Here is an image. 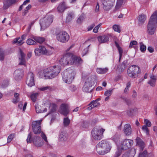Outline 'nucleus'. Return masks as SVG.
<instances>
[{"mask_svg": "<svg viewBox=\"0 0 157 157\" xmlns=\"http://www.w3.org/2000/svg\"><path fill=\"white\" fill-rule=\"evenodd\" d=\"M133 143V141L132 140L125 139L121 142V147L122 150H126L130 147Z\"/></svg>", "mask_w": 157, "mask_h": 157, "instance_id": "obj_10", "label": "nucleus"}, {"mask_svg": "<svg viewBox=\"0 0 157 157\" xmlns=\"http://www.w3.org/2000/svg\"><path fill=\"white\" fill-rule=\"evenodd\" d=\"M123 131L125 135L127 136L130 135L132 133V130L130 125L129 124H125L124 127Z\"/></svg>", "mask_w": 157, "mask_h": 157, "instance_id": "obj_18", "label": "nucleus"}, {"mask_svg": "<svg viewBox=\"0 0 157 157\" xmlns=\"http://www.w3.org/2000/svg\"><path fill=\"white\" fill-rule=\"evenodd\" d=\"M53 21L52 16H46L40 20L41 30H44L49 26Z\"/></svg>", "mask_w": 157, "mask_h": 157, "instance_id": "obj_6", "label": "nucleus"}, {"mask_svg": "<svg viewBox=\"0 0 157 157\" xmlns=\"http://www.w3.org/2000/svg\"><path fill=\"white\" fill-rule=\"evenodd\" d=\"M4 53L3 50L0 48V60L3 61L4 59Z\"/></svg>", "mask_w": 157, "mask_h": 157, "instance_id": "obj_48", "label": "nucleus"}, {"mask_svg": "<svg viewBox=\"0 0 157 157\" xmlns=\"http://www.w3.org/2000/svg\"><path fill=\"white\" fill-rule=\"evenodd\" d=\"M143 131L147 135H149V130L147 127V126L143 125L142 128Z\"/></svg>", "mask_w": 157, "mask_h": 157, "instance_id": "obj_40", "label": "nucleus"}, {"mask_svg": "<svg viewBox=\"0 0 157 157\" xmlns=\"http://www.w3.org/2000/svg\"><path fill=\"white\" fill-rule=\"evenodd\" d=\"M67 8V7L65 2H63L60 3L58 6L57 8L58 11L59 12L62 13Z\"/></svg>", "mask_w": 157, "mask_h": 157, "instance_id": "obj_26", "label": "nucleus"}, {"mask_svg": "<svg viewBox=\"0 0 157 157\" xmlns=\"http://www.w3.org/2000/svg\"><path fill=\"white\" fill-rule=\"evenodd\" d=\"M97 39L100 44L105 43L109 40V37L106 35L99 36Z\"/></svg>", "mask_w": 157, "mask_h": 157, "instance_id": "obj_22", "label": "nucleus"}, {"mask_svg": "<svg viewBox=\"0 0 157 157\" xmlns=\"http://www.w3.org/2000/svg\"><path fill=\"white\" fill-rule=\"evenodd\" d=\"M121 154V152L119 150H117L115 153L114 157H119Z\"/></svg>", "mask_w": 157, "mask_h": 157, "instance_id": "obj_63", "label": "nucleus"}, {"mask_svg": "<svg viewBox=\"0 0 157 157\" xmlns=\"http://www.w3.org/2000/svg\"><path fill=\"white\" fill-rule=\"evenodd\" d=\"M60 70L61 67L58 65L50 67L46 69L40 71L39 73V76L41 78L46 77L52 79L58 75Z\"/></svg>", "mask_w": 157, "mask_h": 157, "instance_id": "obj_1", "label": "nucleus"}, {"mask_svg": "<svg viewBox=\"0 0 157 157\" xmlns=\"http://www.w3.org/2000/svg\"><path fill=\"white\" fill-rule=\"evenodd\" d=\"M75 75V71L74 69L68 68L64 71L62 74L63 81L66 83L70 84L74 79Z\"/></svg>", "mask_w": 157, "mask_h": 157, "instance_id": "obj_4", "label": "nucleus"}, {"mask_svg": "<svg viewBox=\"0 0 157 157\" xmlns=\"http://www.w3.org/2000/svg\"><path fill=\"white\" fill-rule=\"evenodd\" d=\"M123 65L119 66L117 67V70H118L119 71H122L125 69V67Z\"/></svg>", "mask_w": 157, "mask_h": 157, "instance_id": "obj_59", "label": "nucleus"}, {"mask_svg": "<svg viewBox=\"0 0 157 157\" xmlns=\"http://www.w3.org/2000/svg\"><path fill=\"white\" fill-rule=\"evenodd\" d=\"M41 136L42 139L45 141L47 144H48V142L47 140V137L44 133L42 132L41 133Z\"/></svg>", "mask_w": 157, "mask_h": 157, "instance_id": "obj_46", "label": "nucleus"}, {"mask_svg": "<svg viewBox=\"0 0 157 157\" xmlns=\"http://www.w3.org/2000/svg\"><path fill=\"white\" fill-rule=\"evenodd\" d=\"M111 139L116 143H117L119 141L120 137L117 134H116L111 137Z\"/></svg>", "mask_w": 157, "mask_h": 157, "instance_id": "obj_38", "label": "nucleus"}, {"mask_svg": "<svg viewBox=\"0 0 157 157\" xmlns=\"http://www.w3.org/2000/svg\"><path fill=\"white\" fill-rule=\"evenodd\" d=\"M99 103L97 100L93 101L91 102L89 105V106L87 108L89 110H91L93 108L99 106Z\"/></svg>", "mask_w": 157, "mask_h": 157, "instance_id": "obj_27", "label": "nucleus"}, {"mask_svg": "<svg viewBox=\"0 0 157 157\" xmlns=\"http://www.w3.org/2000/svg\"><path fill=\"white\" fill-rule=\"evenodd\" d=\"M127 72L129 77L134 78L138 76L140 72V69L138 66L133 65L128 68Z\"/></svg>", "mask_w": 157, "mask_h": 157, "instance_id": "obj_5", "label": "nucleus"}, {"mask_svg": "<svg viewBox=\"0 0 157 157\" xmlns=\"http://www.w3.org/2000/svg\"><path fill=\"white\" fill-rule=\"evenodd\" d=\"M40 51V46L38 48H36L34 50L35 54L36 56H40L42 54Z\"/></svg>", "mask_w": 157, "mask_h": 157, "instance_id": "obj_42", "label": "nucleus"}, {"mask_svg": "<svg viewBox=\"0 0 157 157\" xmlns=\"http://www.w3.org/2000/svg\"><path fill=\"white\" fill-rule=\"evenodd\" d=\"M70 122V120L68 117H65L63 119V124L64 126H67L69 125Z\"/></svg>", "mask_w": 157, "mask_h": 157, "instance_id": "obj_37", "label": "nucleus"}, {"mask_svg": "<svg viewBox=\"0 0 157 157\" xmlns=\"http://www.w3.org/2000/svg\"><path fill=\"white\" fill-rule=\"evenodd\" d=\"M67 138V135L65 131L61 132L59 136V141L61 142L66 141Z\"/></svg>", "mask_w": 157, "mask_h": 157, "instance_id": "obj_19", "label": "nucleus"}, {"mask_svg": "<svg viewBox=\"0 0 157 157\" xmlns=\"http://www.w3.org/2000/svg\"><path fill=\"white\" fill-rule=\"evenodd\" d=\"M157 26V11L154 12L151 17L147 26V32L150 35L153 34Z\"/></svg>", "mask_w": 157, "mask_h": 157, "instance_id": "obj_3", "label": "nucleus"}, {"mask_svg": "<svg viewBox=\"0 0 157 157\" xmlns=\"http://www.w3.org/2000/svg\"><path fill=\"white\" fill-rule=\"evenodd\" d=\"M72 54L67 53L65 54L60 59L59 63L62 65L65 66L67 65H72L71 62Z\"/></svg>", "mask_w": 157, "mask_h": 157, "instance_id": "obj_9", "label": "nucleus"}, {"mask_svg": "<svg viewBox=\"0 0 157 157\" xmlns=\"http://www.w3.org/2000/svg\"><path fill=\"white\" fill-rule=\"evenodd\" d=\"M36 129L35 130V131L34 130V128H33V131L34 133L36 134H37L40 133L41 132V128H36Z\"/></svg>", "mask_w": 157, "mask_h": 157, "instance_id": "obj_54", "label": "nucleus"}, {"mask_svg": "<svg viewBox=\"0 0 157 157\" xmlns=\"http://www.w3.org/2000/svg\"><path fill=\"white\" fill-rule=\"evenodd\" d=\"M89 125L88 123L86 121H83L81 127L84 128H86Z\"/></svg>", "mask_w": 157, "mask_h": 157, "instance_id": "obj_58", "label": "nucleus"}, {"mask_svg": "<svg viewBox=\"0 0 157 157\" xmlns=\"http://www.w3.org/2000/svg\"><path fill=\"white\" fill-rule=\"evenodd\" d=\"M23 74V71L22 69H18L16 70L14 73V79L16 81H19L21 78Z\"/></svg>", "mask_w": 157, "mask_h": 157, "instance_id": "obj_15", "label": "nucleus"}, {"mask_svg": "<svg viewBox=\"0 0 157 157\" xmlns=\"http://www.w3.org/2000/svg\"><path fill=\"white\" fill-rule=\"evenodd\" d=\"M144 121L145 124V125L147 126V127H150L151 125V124L150 121L147 119H144Z\"/></svg>", "mask_w": 157, "mask_h": 157, "instance_id": "obj_47", "label": "nucleus"}, {"mask_svg": "<svg viewBox=\"0 0 157 157\" xmlns=\"http://www.w3.org/2000/svg\"><path fill=\"white\" fill-rule=\"evenodd\" d=\"M136 153V149L134 147L123 154L121 157H133Z\"/></svg>", "mask_w": 157, "mask_h": 157, "instance_id": "obj_16", "label": "nucleus"}, {"mask_svg": "<svg viewBox=\"0 0 157 157\" xmlns=\"http://www.w3.org/2000/svg\"><path fill=\"white\" fill-rule=\"evenodd\" d=\"M70 89L71 91H74L76 90L77 87L75 86L71 85V86Z\"/></svg>", "mask_w": 157, "mask_h": 157, "instance_id": "obj_64", "label": "nucleus"}, {"mask_svg": "<svg viewBox=\"0 0 157 157\" xmlns=\"http://www.w3.org/2000/svg\"><path fill=\"white\" fill-rule=\"evenodd\" d=\"M18 0H4L3 2V9H7L10 6L17 2Z\"/></svg>", "mask_w": 157, "mask_h": 157, "instance_id": "obj_17", "label": "nucleus"}, {"mask_svg": "<svg viewBox=\"0 0 157 157\" xmlns=\"http://www.w3.org/2000/svg\"><path fill=\"white\" fill-rule=\"evenodd\" d=\"M125 0H117L114 10H119L122 7L125 2Z\"/></svg>", "mask_w": 157, "mask_h": 157, "instance_id": "obj_23", "label": "nucleus"}, {"mask_svg": "<svg viewBox=\"0 0 157 157\" xmlns=\"http://www.w3.org/2000/svg\"><path fill=\"white\" fill-rule=\"evenodd\" d=\"M90 87H89L86 84H85L83 87V91L85 92H89V88Z\"/></svg>", "mask_w": 157, "mask_h": 157, "instance_id": "obj_50", "label": "nucleus"}, {"mask_svg": "<svg viewBox=\"0 0 157 157\" xmlns=\"http://www.w3.org/2000/svg\"><path fill=\"white\" fill-rule=\"evenodd\" d=\"M140 50L142 52L145 51L146 49V46L142 43L140 44Z\"/></svg>", "mask_w": 157, "mask_h": 157, "instance_id": "obj_57", "label": "nucleus"}, {"mask_svg": "<svg viewBox=\"0 0 157 157\" xmlns=\"http://www.w3.org/2000/svg\"><path fill=\"white\" fill-rule=\"evenodd\" d=\"M56 40L59 42L65 43L67 42L70 39V36L65 31H62L56 33Z\"/></svg>", "mask_w": 157, "mask_h": 157, "instance_id": "obj_7", "label": "nucleus"}, {"mask_svg": "<svg viewBox=\"0 0 157 157\" xmlns=\"http://www.w3.org/2000/svg\"><path fill=\"white\" fill-rule=\"evenodd\" d=\"M84 17L83 15L80 16L78 18L77 22L78 24H80L82 22L84 19Z\"/></svg>", "mask_w": 157, "mask_h": 157, "instance_id": "obj_52", "label": "nucleus"}, {"mask_svg": "<svg viewBox=\"0 0 157 157\" xmlns=\"http://www.w3.org/2000/svg\"><path fill=\"white\" fill-rule=\"evenodd\" d=\"M33 142L35 146L37 147L42 146L44 144V141L40 138L37 136H34L33 139Z\"/></svg>", "mask_w": 157, "mask_h": 157, "instance_id": "obj_14", "label": "nucleus"}, {"mask_svg": "<svg viewBox=\"0 0 157 157\" xmlns=\"http://www.w3.org/2000/svg\"><path fill=\"white\" fill-rule=\"evenodd\" d=\"M39 93H32L30 96V98L33 102L36 101L37 97L38 96Z\"/></svg>", "mask_w": 157, "mask_h": 157, "instance_id": "obj_36", "label": "nucleus"}, {"mask_svg": "<svg viewBox=\"0 0 157 157\" xmlns=\"http://www.w3.org/2000/svg\"><path fill=\"white\" fill-rule=\"evenodd\" d=\"M115 0H102V2L104 6V9L106 10H109L113 6Z\"/></svg>", "mask_w": 157, "mask_h": 157, "instance_id": "obj_11", "label": "nucleus"}, {"mask_svg": "<svg viewBox=\"0 0 157 157\" xmlns=\"http://www.w3.org/2000/svg\"><path fill=\"white\" fill-rule=\"evenodd\" d=\"M105 130L103 128H94L91 132L92 136L95 140H99L102 138L103 134Z\"/></svg>", "mask_w": 157, "mask_h": 157, "instance_id": "obj_8", "label": "nucleus"}, {"mask_svg": "<svg viewBox=\"0 0 157 157\" xmlns=\"http://www.w3.org/2000/svg\"><path fill=\"white\" fill-rule=\"evenodd\" d=\"M115 45H116L117 49L118 50L119 54V60H120L122 55V53L123 52L121 48L119 46L118 44L116 41L115 42Z\"/></svg>", "mask_w": 157, "mask_h": 157, "instance_id": "obj_35", "label": "nucleus"}, {"mask_svg": "<svg viewBox=\"0 0 157 157\" xmlns=\"http://www.w3.org/2000/svg\"><path fill=\"white\" fill-rule=\"evenodd\" d=\"M131 86V83L130 82H128L126 84V86L124 90V92L126 93L129 90V88Z\"/></svg>", "mask_w": 157, "mask_h": 157, "instance_id": "obj_56", "label": "nucleus"}, {"mask_svg": "<svg viewBox=\"0 0 157 157\" xmlns=\"http://www.w3.org/2000/svg\"><path fill=\"white\" fill-rule=\"evenodd\" d=\"M71 62H72V64H80L82 63V60L79 57L72 55Z\"/></svg>", "mask_w": 157, "mask_h": 157, "instance_id": "obj_21", "label": "nucleus"}, {"mask_svg": "<svg viewBox=\"0 0 157 157\" xmlns=\"http://www.w3.org/2000/svg\"><path fill=\"white\" fill-rule=\"evenodd\" d=\"M31 7V5L29 4L25 8V9L23 12L24 15H26V14L28 13V10L30 9Z\"/></svg>", "mask_w": 157, "mask_h": 157, "instance_id": "obj_45", "label": "nucleus"}, {"mask_svg": "<svg viewBox=\"0 0 157 157\" xmlns=\"http://www.w3.org/2000/svg\"><path fill=\"white\" fill-rule=\"evenodd\" d=\"M108 68L107 67L103 68H98L96 69V71L98 74H105L108 71Z\"/></svg>", "mask_w": 157, "mask_h": 157, "instance_id": "obj_30", "label": "nucleus"}, {"mask_svg": "<svg viewBox=\"0 0 157 157\" xmlns=\"http://www.w3.org/2000/svg\"><path fill=\"white\" fill-rule=\"evenodd\" d=\"M146 19V17L144 14H141L139 16L138 20L140 23H144Z\"/></svg>", "mask_w": 157, "mask_h": 157, "instance_id": "obj_32", "label": "nucleus"}, {"mask_svg": "<svg viewBox=\"0 0 157 157\" xmlns=\"http://www.w3.org/2000/svg\"><path fill=\"white\" fill-rule=\"evenodd\" d=\"M94 78L89 77L86 80L85 84H86L89 87H91L94 84Z\"/></svg>", "mask_w": 157, "mask_h": 157, "instance_id": "obj_29", "label": "nucleus"}, {"mask_svg": "<svg viewBox=\"0 0 157 157\" xmlns=\"http://www.w3.org/2000/svg\"><path fill=\"white\" fill-rule=\"evenodd\" d=\"M155 82L156 81L151 80L148 82V83L150 84L151 86H154L155 85Z\"/></svg>", "mask_w": 157, "mask_h": 157, "instance_id": "obj_60", "label": "nucleus"}, {"mask_svg": "<svg viewBox=\"0 0 157 157\" xmlns=\"http://www.w3.org/2000/svg\"><path fill=\"white\" fill-rule=\"evenodd\" d=\"M40 48L42 54H44L47 55L52 54L53 52V50H54V48H51V49L52 50L49 51V50H47L44 46H40Z\"/></svg>", "mask_w": 157, "mask_h": 157, "instance_id": "obj_25", "label": "nucleus"}, {"mask_svg": "<svg viewBox=\"0 0 157 157\" xmlns=\"http://www.w3.org/2000/svg\"><path fill=\"white\" fill-rule=\"evenodd\" d=\"M43 120L42 119L38 121H35L33 122L32 123V128H34V130L35 131L36 128H40V124Z\"/></svg>", "mask_w": 157, "mask_h": 157, "instance_id": "obj_28", "label": "nucleus"}, {"mask_svg": "<svg viewBox=\"0 0 157 157\" xmlns=\"http://www.w3.org/2000/svg\"><path fill=\"white\" fill-rule=\"evenodd\" d=\"M30 2V0H26L23 3V4L21 5L19 8V11H21L23 8L24 6L26 5L27 4H28Z\"/></svg>", "mask_w": 157, "mask_h": 157, "instance_id": "obj_43", "label": "nucleus"}, {"mask_svg": "<svg viewBox=\"0 0 157 157\" xmlns=\"http://www.w3.org/2000/svg\"><path fill=\"white\" fill-rule=\"evenodd\" d=\"M32 38L37 42L40 43H43L45 40V39L43 37H40L35 36H33L32 37Z\"/></svg>", "mask_w": 157, "mask_h": 157, "instance_id": "obj_33", "label": "nucleus"}, {"mask_svg": "<svg viewBox=\"0 0 157 157\" xmlns=\"http://www.w3.org/2000/svg\"><path fill=\"white\" fill-rule=\"evenodd\" d=\"M74 13L72 12H70L68 13L67 17V21H70L71 19L74 17Z\"/></svg>", "mask_w": 157, "mask_h": 157, "instance_id": "obj_44", "label": "nucleus"}, {"mask_svg": "<svg viewBox=\"0 0 157 157\" xmlns=\"http://www.w3.org/2000/svg\"><path fill=\"white\" fill-rule=\"evenodd\" d=\"M26 43L29 45H32L36 44L35 41L30 38H29L27 40Z\"/></svg>", "mask_w": 157, "mask_h": 157, "instance_id": "obj_39", "label": "nucleus"}, {"mask_svg": "<svg viewBox=\"0 0 157 157\" xmlns=\"http://www.w3.org/2000/svg\"><path fill=\"white\" fill-rule=\"evenodd\" d=\"M25 55L21 51H20V55L19 57V64L26 66V61L25 59Z\"/></svg>", "mask_w": 157, "mask_h": 157, "instance_id": "obj_20", "label": "nucleus"}, {"mask_svg": "<svg viewBox=\"0 0 157 157\" xmlns=\"http://www.w3.org/2000/svg\"><path fill=\"white\" fill-rule=\"evenodd\" d=\"M90 45L88 46V47L84 49L83 51L82 52V56H84L86 53H87V52L88 51V47Z\"/></svg>", "mask_w": 157, "mask_h": 157, "instance_id": "obj_62", "label": "nucleus"}, {"mask_svg": "<svg viewBox=\"0 0 157 157\" xmlns=\"http://www.w3.org/2000/svg\"><path fill=\"white\" fill-rule=\"evenodd\" d=\"M137 44V42L136 41L132 40L130 42L129 47L130 48H134V46L136 45Z\"/></svg>", "mask_w": 157, "mask_h": 157, "instance_id": "obj_49", "label": "nucleus"}, {"mask_svg": "<svg viewBox=\"0 0 157 157\" xmlns=\"http://www.w3.org/2000/svg\"><path fill=\"white\" fill-rule=\"evenodd\" d=\"M113 90H109L106 91L104 95L106 96L110 97L112 93Z\"/></svg>", "mask_w": 157, "mask_h": 157, "instance_id": "obj_51", "label": "nucleus"}, {"mask_svg": "<svg viewBox=\"0 0 157 157\" xmlns=\"http://www.w3.org/2000/svg\"><path fill=\"white\" fill-rule=\"evenodd\" d=\"M31 133H29L28 136L27 138L26 139L27 142L28 143H30L31 142Z\"/></svg>", "mask_w": 157, "mask_h": 157, "instance_id": "obj_61", "label": "nucleus"}, {"mask_svg": "<svg viewBox=\"0 0 157 157\" xmlns=\"http://www.w3.org/2000/svg\"><path fill=\"white\" fill-rule=\"evenodd\" d=\"M26 84L29 87H32L35 85L34 75L32 72H29L27 76L26 80Z\"/></svg>", "mask_w": 157, "mask_h": 157, "instance_id": "obj_12", "label": "nucleus"}, {"mask_svg": "<svg viewBox=\"0 0 157 157\" xmlns=\"http://www.w3.org/2000/svg\"><path fill=\"white\" fill-rule=\"evenodd\" d=\"M59 111L61 114L65 116H67L69 113L68 105L66 104H62Z\"/></svg>", "mask_w": 157, "mask_h": 157, "instance_id": "obj_13", "label": "nucleus"}, {"mask_svg": "<svg viewBox=\"0 0 157 157\" xmlns=\"http://www.w3.org/2000/svg\"><path fill=\"white\" fill-rule=\"evenodd\" d=\"M136 140V144L139 147L140 150H143L145 146L144 142L138 137H137Z\"/></svg>", "mask_w": 157, "mask_h": 157, "instance_id": "obj_24", "label": "nucleus"}, {"mask_svg": "<svg viewBox=\"0 0 157 157\" xmlns=\"http://www.w3.org/2000/svg\"><path fill=\"white\" fill-rule=\"evenodd\" d=\"M101 23H100L94 27L93 30V32L95 33H96L98 32V30L99 27L101 26Z\"/></svg>", "mask_w": 157, "mask_h": 157, "instance_id": "obj_53", "label": "nucleus"}, {"mask_svg": "<svg viewBox=\"0 0 157 157\" xmlns=\"http://www.w3.org/2000/svg\"><path fill=\"white\" fill-rule=\"evenodd\" d=\"M148 154L146 150H140L138 157H148Z\"/></svg>", "mask_w": 157, "mask_h": 157, "instance_id": "obj_31", "label": "nucleus"}, {"mask_svg": "<svg viewBox=\"0 0 157 157\" xmlns=\"http://www.w3.org/2000/svg\"><path fill=\"white\" fill-rule=\"evenodd\" d=\"M35 109L37 113L45 112H46L47 110L46 108H45L43 110H42L41 109V106L38 105H35Z\"/></svg>", "mask_w": 157, "mask_h": 157, "instance_id": "obj_34", "label": "nucleus"}, {"mask_svg": "<svg viewBox=\"0 0 157 157\" xmlns=\"http://www.w3.org/2000/svg\"><path fill=\"white\" fill-rule=\"evenodd\" d=\"M113 28L114 30L119 33H120L121 30L119 25H114L113 26Z\"/></svg>", "mask_w": 157, "mask_h": 157, "instance_id": "obj_41", "label": "nucleus"}, {"mask_svg": "<svg viewBox=\"0 0 157 157\" xmlns=\"http://www.w3.org/2000/svg\"><path fill=\"white\" fill-rule=\"evenodd\" d=\"M14 134H10L8 137L7 139L8 142H10L14 138Z\"/></svg>", "mask_w": 157, "mask_h": 157, "instance_id": "obj_55", "label": "nucleus"}, {"mask_svg": "<svg viewBox=\"0 0 157 157\" xmlns=\"http://www.w3.org/2000/svg\"><path fill=\"white\" fill-rule=\"evenodd\" d=\"M112 147V145L109 141L102 140L97 144L96 150L99 154L104 155L109 153Z\"/></svg>", "mask_w": 157, "mask_h": 157, "instance_id": "obj_2", "label": "nucleus"}]
</instances>
